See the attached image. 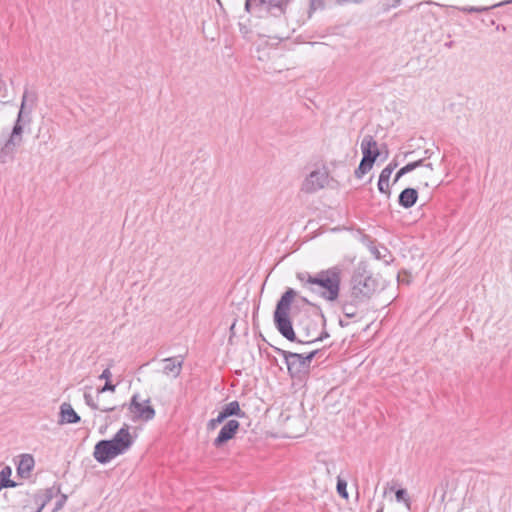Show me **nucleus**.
Segmentation results:
<instances>
[{
  "mask_svg": "<svg viewBox=\"0 0 512 512\" xmlns=\"http://www.w3.org/2000/svg\"><path fill=\"white\" fill-rule=\"evenodd\" d=\"M36 101V95L24 91L20 110L11 132L3 130L0 136V163L13 160L17 148L23 142V130L31 122V112Z\"/></svg>",
  "mask_w": 512,
  "mask_h": 512,
  "instance_id": "f257e3e1",
  "label": "nucleus"
},
{
  "mask_svg": "<svg viewBox=\"0 0 512 512\" xmlns=\"http://www.w3.org/2000/svg\"><path fill=\"white\" fill-rule=\"evenodd\" d=\"M295 296L296 291L292 288H288L277 301L273 313V321L277 331L288 341L299 344H311L328 338L330 335L325 328H323L318 336L315 335L309 340L299 339L296 336L290 317V310Z\"/></svg>",
  "mask_w": 512,
  "mask_h": 512,
  "instance_id": "f03ea898",
  "label": "nucleus"
},
{
  "mask_svg": "<svg viewBox=\"0 0 512 512\" xmlns=\"http://www.w3.org/2000/svg\"><path fill=\"white\" fill-rule=\"evenodd\" d=\"M383 289L384 284L380 275L373 273L366 262H360L349 281V293L354 301L368 303Z\"/></svg>",
  "mask_w": 512,
  "mask_h": 512,
  "instance_id": "7ed1b4c3",
  "label": "nucleus"
},
{
  "mask_svg": "<svg viewBox=\"0 0 512 512\" xmlns=\"http://www.w3.org/2000/svg\"><path fill=\"white\" fill-rule=\"evenodd\" d=\"M341 273L342 269L339 266H333L315 275L307 274L306 283L323 288L324 291L320 296L329 302H334L340 297Z\"/></svg>",
  "mask_w": 512,
  "mask_h": 512,
  "instance_id": "20e7f679",
  "label": "nucleus"
},
{
  "mask_svg": "<svg viewBox=\"0 0 512 512\" xmlns=\"http://www.w3.org/2000/svg\"><path fill=\"white\" fill-rule=\"evenodd\" d=\"M298 312L295 314L296 324L298 328L304 333L305 340L314 337L319 327H326V317L320 306H313L312 308H299L298 305L294 306Z\"/></svg>",
  "mask_w": 512,
  "mask_h": 512,
  "instance_id": "39448f33",
  "label": "nucleus"
},
{
  "mask_svg": "<svg viewBox=\"0 0 512 512\" xmlns=\"http://www.w3.org/2000/svg\"><path fill=\"white\" fill-rule=\"evenodd\" d=\"M274 350L284 358L288 374L291 378L300 379L303 375L308 373L310 368L304 360L303 354L286 351L278 347H274Z\"/></svg>",
  "mask_w": 512,
  "mask_h": 512,
  "instance_id": "423d86ee",
  "label": "nucleus"
},
{
  "mask_svg": "<svg viewBox=\"0 0 512 512\" xmlns=\"http://www.w3.org/2000/svg\"><path fill=\"white\" fill-rule=\"evenodd\" d=\"M150 399H147L144 401V403H141L139 401V395L134 394L131 397V400L129 404H123L120 406V409H123L124 407H127L129 412L132 414V420H143V421H150L155 417V409L149 404Z\"/></svg>",
  "mask_w": 512,
  "mask_h": 512,
  "instance_id": "0eeeda50",
  "label": "nucleus"
},
{
  "mask_svg": "<svg viewBox=\"0 0 512 512\" xmlns=\"http://www.w3.org/2000/svg\"><path fill=\"white\" fill-rule=\"evenodd\" d=\"M119 455L109 439H102L94 446L93 457L100 464H107Z\"/></svg>",
  "mask_w": 512,
  "mask_h": 512,
  "instance_id": "6e6552de",
  "label": "nucleus"
},
{
  "mask_svg": "<svg viewBox=\"0 0 512 512\" xmlns=\"http://www.w3.org/2000/svg\"><path fill=\"white\" fill-rule=\"evenodd\" d=\"M109 441L112 442V445L120 455L128 451L134 443L128 424H124Z\"/></svg>",
  "mask_w": 512,
  "mask_h": 512,
  "instance_id": "1a4fd4ad",
  "label": "nucleus"
},
{
  "mask_svg": "<svg viewBox=\"0 0 512 512\" xmlns=\"http://www.w3.org/2000/svg\"><path fill=\"white\" fill-rule=\"evenodd\" d=\"M239 428V421L235 419L228 420L220 429L217 437L213 440V446L215 448L223 447L229 440L235 437Z\"/></svg>",
  "mask_w": 512,
  "mask_h": 512,
  "instance_id": "9d476101",
  "label": "nucleus"
},
{
  "mask_svg": "<svg viewBox=\"0 0 512 512\" xmlns=\"http://www.w3.org/2000/svg\"><path fill=\"white\" fill-rule=\"evenodd\" d=\"M327 174L321 171H312L302 184V190L306 193H314L324 188L327 183Z\"/></svg>",
  "mask_w": 512,
  "mask_h": 512,
  "instance_id": "9b49d317",
  "label": "nucleus"
},
{
  "mask_svg": "<svg viewBox=\"0 0 512 512\" xmlns=\"http://www.w3.org/2000/svg\"><path fill=\"white\" fill-rule=\"evenodd\" d=\"M290 0H258L256 6L274 17L285 14Z\"/></svg>",
  "mask_w": 512,
  "mask_h": 512,
  "instance_id": "f8f14e48",
  "label": "nucleus"
},
{
  "mask_svg": "<svg viewBox=\"0 0 512 512\" xmlns=\"http://www.w3.org/2000/svg\"><path fill=\"white\" fill-rule=\"evenodd\" d=\"M164 366H163V374L167 376H172L174 378H177L181 371L184 364V356L178 355L173 357H168L162 360Z\"/></svg>",
  "mask_w": 512,
  "mask_h": 512,
  "instance_id": "ddd939ff",
  "label": "nucleus"
},
{
  "mask_svg": "<svg viewBox=\"0 0 512 512\" xmlns=\"http://www.w3.org/2000/svg\"><path fill=\"white\" fill-rule=\"evenodd\" d=\"M362 158L376 161L380 155L376 140L371 135H365L361 142Z\"/></svg>",
  "mask_w": 512,
  "mask_h": 512,
  "instance_id": "4468645a",
  "label": "nucleus"
},
{
  "mask_svg": "<svg viewBox=\"0 0 512 512\" xmlns=\"http://www.w3.org/2000/svg\"><path fill=\"white\" fill-rule=\"evenodd\" d=\"M60 492V487L55 489V487H50L45 490H40L33 495V501L37 506L36 510L33 512H41L43 508L49 503L56 493Z\"/></svg>",
  "mask_w": 512,
  "mask_h": 512,
  "instance_id": "2eb2a0df",
  "label": "nucleus"
},
{
  "mask_svg": "<svg viewBox=\"0 0 512 512\" xmlns=\"http://www.w3.org/2000/svg\"><path fill=\"white\" fill-rule=\"evenodd\" d=\"M341 310L347 318H354L357 315L358 306L365 304L366 302H355L351 294L342 295L340 301Z\"/></svg>",
  "mask_w": 512,
  "mask_h": 512,
  "instance_id": "dca6fc26",
  "label": "nucleus"
},
{
  "mask_svg": "<svg viewBox=\"0 0 512 512\" xmlns=\"http://www.w3.org/2000/svg\"><path fill=\"white\" fill-rule=\"evenodd\" d=\"M397 164L396 163H390L388 164L380 173L379 175V180H378V190L383 193V194H386L387 197H390L391 195V191H390V187H389V179H390V176L393 172V170L396 168Z\"/></svg>",
  "mask_w": 512,
  "mask_h": 512,
  "instance_id": "f3484780",
  "label": "nucleus"
},
{
  "mask_svg": "<svg viewBox=\"0 0 512 512\" xmlns=\"http://www.w3.org/2000/svg\"><path fill=\"white\" fill-rule=\"evenodd\" d=\"M81 420L80 416L76 413V411L73 409L71 404L69 403H62L60 406V420L59 423L61 424H76L79 423Z\"/></svg>",
  "mask_w": 512,
  "mask_h": 512,
  "instance_id": "a211bd4d",
  "label": "nucleus"
},
{
  "mask_svg": "<svg viewBox=\"0 0 512 512\" xmlns=\"http://www.w3.org/2000/svg\"><path fill=\"white\" fill-rule=\"evenodd\" d=\"M418 199V192L415 188H405L398 197V203L401 207L408 209L414 206Z\"/></svg>",
  "mask_w": 512,
  "mask_h": 512,
  "instance_id": "6ab92c4d",
  "label": "nucleus"
},
{
  "mask_svg": "<svg viewBox=\"0 0 512 512\" xmlns=\"http://www.w3.org/2000/svg\"><path fill=\"white\" fill-rule=\"evenodd\" d=\"M34 458L30 454L21 455L16 471L21 478H27L34 468Z\"/></svg>",
  "mask_w": 512,
  "mask_h": 512,
  "instance_id": "aec40b11",
  "label": "nucleus"
},
{
  "mask_svg": "<svg viewBox=\"0 0 512 512\" xmlns=\"http://www.w3.org/2000/svg\"><path fill=\"white\" fill-rule=\"evenodd\" d=\"M221 411L228 418L232 417V416H236L238 418H244L246 416V413L241 409L239 402L236 400L225 404L222 407Z\"/></svg>",
  "mask_w": 512,
  "mask_h": 512,
  "instance_id": "412c9836",
  "label": "nucleus"
},
{
  "mask_svg": "<svg viewBox=\"0 0 512 512\" xmlns=\"http://www.w3.org/2000/svg\"><path fill=\"white\" fill-rule=\"evenodd\" d=\"M433 171V165L431 163H427L425 165V169L417 174L418 183L424 187H429L431 183L433 184L435 182L433 180Z\"/></svg>",
  "mask_w": 512,
  "mask_h": 512,
  "instance_id": "4be33fe9",
  "label": "nucleus"
},
{
  "mask_svg": "<svg viewBox=\"0 0 512 512\" xmlns=\"http://www.w3.org/2000/svg\"><path fill=\"white\" fill-rule=\"evenodd\" d=\"M12 474V469L10 466H5L0 471V491L4 488L15 487L17 485L16 482L10 479Z\"/></svg>",
  "mask_w": 512,
  "mask_h": 512,
  "instance_id": "5701e85b",
  "label": "nucleus"
},
{
  "mask_svg": "<svg viewBox=\"0 0 512 512\" xmlns=\"http://www.w3.org/2000/svg\"><path fill=\"white\" fill-rule=\"evenodd\" d=\"M510 2L511 1L500 2L497 4H493L491 6H462V7H455V8L463 13H482V12L488 11L490 9H493L495 7H499L504 4L510 3Z\"/></svg>",
  "mask_w": 512,
  "mask_h": 512,
  "instance_id": "b1692460",
  "label": "nucleus"
},
{
  "mask_svg": "<svg viewBox=\"0 0 512 512\" xmlns=\"http://www.w3.org/2000/svg\"><path fill=\"white\" fill-rule=\"evenodd\" d=\"M84 401H85L86 405H88L93 410H101L103 412H113L118 408L117 406L100 407V405L94 400L93 396L87 392L84 393Z\"/></svg>",
  "mask_w": 512,
  "mask_h": 512,
  "instance_id": "393cba45",
  "label": "nucleus"
},
{
  "mask_svg": "<svg viewBox=\"0 0 512 512\" xmlns=\"http://www.w3.org/2000/svg\"><path fill=\"white\" fill-rule=\"evenodd\" d=\"M374 163L375 161L362 158L358 168L354 172L355 177L358 179L362 178L367 172H369L372 169Z\"/></svg>",
  "mask_w": 512,
  "mask_h": 512,
  "instance_id": "a878e982",
  "label": "nucleus"
},
{
  "mask_svg": "<svg viewBox=\"0 0 512 512\" xmlns=\"http://www.w3.org/2000/svg\"><path fill=\"white\" fill-rule=\"evenodd\" d=\"M374 163L375 161L362 158L358 168L354 172L355 177L358 179L362 178L367 172H369L372 169Z\"/></svg>",
  "mask_w": 512,
  "mask_h": 512,
  "instance_id": "bb28decb",
  "label": "nucleus"
},
{
  "mask_svg": "<svg viewBox=\"0 0 512 512\" xmlns=\"http://www.w3.org/2000/svg\"><path fill=\"white\" fill-rule=\"evenodd\" d=\"M395 497L397 502H403L405 503L406 507L410 509L411 502L410 498L408 496L407 490L405 488H399L395 490Z\"/></svg>",
  "mask_w": 512,
  "mask_h": 512,
  "instance_id": "cd10ccee",
  "label": "nucleus"
},
{
  "mask_svg": "<svg viewBox=\"0 0 512 512\" xmlns=\"http://www.w3.org/2000/svg\"><path fill=\"white\" fill-rule=\"evenodd\" d=\"M336 490L340 497L347 499L348 498V492H347V482L346 480L338 477L337 478V484H336Z\"/></svg>",
  "mask_w": 512,
  "mask_h": 512,
  "instance_id": "c85d7f7f",
  "label": "nucleus"
},
{
  "mask_svg": "<svg viewBox=\"0 0 512 512\" xmlns=\"http://www.w3.org/2000/svg\"><path fill=\"white\" fill-rule=\"evenodd\" d=\"M324 7H325L324 0H310L309 16H311V14L313 12H315L316 10L324 9Z\"/></svg>",
  "mask_w": 512,
  "mask_h": 512,
  "instance_id": "c756f323",
  "label": "nucleus"
},
{
  "mask_svg": "<svg viewBox=\"0 0 512 512\" xmlns=\"http://www.w3.org/2000/svg\"><path fill=\"white\" fill-rule=\"evenodd\" d=\"M413 171V166L408 163L404 167L398 170V172L395 175L394 183L397 182L403 175Z\"/></svg>",
  "mask_w": 512,
  "mask_h": 512,
  "instance_id": "7c9ffc66",
  "label": "nucleus"
},
{
  "mask_svg": "<svg viewBox=\"0 0 512 512\" xmlns=\"http://www.w3.org/2000/svg\"><path fill=\"white\" fill-rule=\"evenodd\" d=\"M115 389H116V385L112 384L111 380L106 381L102 387H99L97 389V397L99 396V394L107 392V391L114 392Z\"/></svg>",
  "mask_w": 512,
  "mask_h": 512,
  "instance_id": "2f4dec72",
  "label": "nucleus"
},
{
  "mask_svg": "<svg viewBox=\"0 0 512 512\" xmlns=\"http://www.w3.org/2000/svg\"><path fill=\"white\" fill-rule=\"evenodd\" d=\"M446 487H447V484L446 485L441 484L434 491V497H437V495H439V501L440 502H444V500H445V497H446Z\"/></svg>",
  "mask_w": 512,
  "mask_h": 512,
  "instance_id": "473e14b6",
  "label": "nucleus"
},
{
  "mask_svg": "<svg viewBox=\"0 0 512 512\" xmlns=\"http://www.w3.org/2000/svg\"><path fill=\"white\" fill-rule=\"evenodd\" d=\"M320 352L319 349L313 350L306 355H303L304 360L306 361L307 365L310 367L312 360L316 357V355Z\"/></svg>",
  "mask_w": 512,
  "mask_h": 512,
  "instance_id": "72a5a7b5",
  "label": "nucleus"
},
{
  "mask_svg": "<svg viewBox=\"0 0 512 512\" xmlns=\"http://www.w3.org/2000/svg\"><path fill=\"white\" fill-rule=\"evenodd\" d=\"M66 501H67V495L62 494L60 496V498L56 501L53 512H57L58 510L62 509V507L64 506Z\"/></svg>",
  "mask_w": 512,
  "mask_h": 512,
  "instance_id": "f704fd0d",
  "label": "nucleus"
},
{
  "mask_svg": "<svg viewBox=\"0 0 512 512\" xmlns=\"http://www.w3.org/2000/svg\"><path fill=\"white\" fill-rule=\"evenodd\" d=\"M112 374L109 368H106L103 370L101 375L99 376V379H104L105 381H110Z\"/></svg>",
  "mask_w": 512,
  "mask_h": 512,
  "instance_id": "c9c22d12",
  "label": "nucleus"
},
{
  "mask_svg": "<svg viewBox=\"0 0 512 512\" xmlns=\"http://www.w3.org/2000/svg\"><path fill=\"white\" fill-rule=\"evenodd\" d=\"M218 425H219V424H218V422L216 421V419H215V418L210 419V420L208 421V423H207V429H208V430H214V429H216V427H217Z\"/></svg>",
  "mask_w": 512,
  "mask_h": 512,
  "instance_id": "e433bc0d",
  "label": "nucleus"
},
{
  "mask_svg": "<svg viewBox=\"0 0 512 512\" xmlns=\"http://www.w3.org/2000/svg\"><path fill=\"white\" fill-rule=\"evenodd\" d=\"M301 301L303 302V307L302 308H312L313 306H318L317 304H314V303L310 302L305 297H302Z\"/></svg>",
  "mask_w": 512,
  "mask_h": 512,
  "instance_id": "4c0bfd02",
  "label": "nucleus"
},
{
  "mask_svg": "<svg viewBox=\"0 0 512 512\" xmlns=\"http://www.w3.org/2000/svg\"><path fill=\"white\" fill-rule=\"evenodd\" d=\"M410 165H412L413 170H415L416 168L421 167V166H423L425 168L426 164H424V159L422 158L417 161L411 162Z\"/></svg>",
  "mask_w": 512,
  "mask_h": 512,
  "instance_id": "58836bf2",
  "label": "nucleus"
},
{
  "mask_svg": "<svg viewBox=\"0 0 512 512\" xmlns=\"http://www.w3.org/2000/svg\"><path fill=\"white\" fill-rule=\"evenodd\" d=\"M228 417L225 416V414L220 410V412L218 413L217 417L215 418L216 421L218 422V424L220 425L221 423H223Z\"/></svg>",
  "mask_w": 512,
  "mask_h": 512,
  "instance_id": "ea45409f",
  "label": "nucleus"
},
{
  "mask_svg": "<svg viewBox=\"0 0 512 512\" xmlns=\"http://www.w3.org/2000/svg\"><path fill=\"white\" fill-rule=\"evenodd\" d=\"M251 6H252V0H246L245 1V10L247 12H250L251 11Z\"/></svg>",
  "mask_w": 512,
  "mask_h": 512,
  "instance_id": "a19ab883",
  "label": "nucleus"
},
{
  "mask_svg": "<svg viewBox=\"0 0 512 512\" xmlns=\"http://www.w3.org/2000/svg\"><path fill=\"white\" fill-rule=\"evenodd\" d=\"M118 419H119V415H115V416H113V417H111V416H107V417H106V422H107V423H111L113 420H118Z\"/></svg>",
  "mask_w": 512,
  "mask_h": 512,
  "instance_id": "79ce46f5",
  "label": "nucleus"
},
{
  "mask_svg": "<svg viewBox=\"0 0 512 512\" xmlns=\"http://www.w3.org/2000/svg\"><path fill=\"white\" fill-rule=\"evenodd\" d=\"M424 154H425V156L423 159L425 160V159H428L431 157L432 152L429 149H427V150H425Z\"/></svg>",
  "mask_w": 512,
  "mask_h": 512,
  "instance_id": "37998d69",
  "label": "nucleus"
},
{
  "mask_svg": "<svg viewBox=\"0 0 512 512\" xmlns=\"http://www.w3.org/2000/svg\"><path fill=\"white\" fill-rule=\"evenodd\" d=\"M339 325H340L341 327H346V326L348 325V322H345L344 320L339 319Z\"/></svg>",
  "mask_w": 512,
  "mask_h": 512,
  "instance_id": "c03bdc74",
  "label": "nucleus"
},
{
  "mask_svg": "<svg viewBox=\"0 0 512 512\" xmlns=\"http://www.w3.org/2000/svg\"><path fill=\"white\" fill-rule=\"evenodd\" d=\"M383 511H384V504L381 503L376 512H383Z\"/></svg>",
  "mask_w": 512,
  "mask_h": 512,
  "instance_id": "a18cd8bd",
  "label": "nucleus"
},
{
  "mask_svg": "<svg viewBox=\"0 0 512 512\" xmlns=\"http://www.w3.org/2000/svg\"><path fill=\"white\" fill-rule=\"evenodd\" d=\"M371 253L376 254V256H380V253L377 251L376 248H372Z\"/></svg>",
  "mask_w": 512,
  "mask_h": 512,
  "instance_id": "49530a36",
  "label": "nucleus"
},
{
  "mask_svg": "<svg viewBox=\"0 0 512 512\" xmlns=\"http://www.w3.org/2000/svg\"><path fill=\"white\" fill-rule=\"evenodd\" d=\"M234 327H235V323H233V324L231 325V327H230L231 332H233Z\"/></svg>",
  "mask_w": 512,
  "mask_h": 512,
  "instance_id": "de8ad7c7",
  "label": "nucleus"
},
{
  "mask_svg": "<svg viewBox=\"0 0 512 512\" xmlns=\"http://www.w3.org/2000/svg\"><path fill=\"white\" fill-rule=\"evenodd\" d=\"M298 278H299L300 280H302V281L304 280V278L302 277V274H298Z\"/></svg>",
  "mask_w": 512,
  "mask_h": 512,
  "instance_id": "09e8293b",
  "label": "nucleus"
},
{
  "mask_svg": "<svg viewBox=\"0 0 512 512\" xmlns=\"http://www.w3.org/2000/svg\"><path fill=\"white\" fill-rule=\"evenodd\" d=\"M2 87H4V83L0 81V90L2 89Z\"/></svg>",
  "mask_w": 512,
  "mask_h": 512,
  "instance_id": "8fccbe9b",
  "label": "nucleus"
},
{
  "mask_svg": "<svg viewBox=\"0 0 512 512\" xmlns=\"http://www.w3.org/2000/svg\"><path fill=\"white\" fill-rule=\"evenodd\" d=\"M394 488H395L394 486H390V487H389V490H390V491H393V490H394Z\"/></svg>",
  "mask_w": 512,
  "mask_h": 512,
  "instance_id": "3c124183",
  "label": "nucleus"
},
{
  "mask_svg": "<svg viewBox=\"0 0 512 512\" xmlns=\"http://www.w3.org/2000/svg\"><path fill=\"white\" fill-rule=\"evenodd\" d=\"M399 0H396V2H398Z\"/></svg>",
  "mask_w": 512,
  "mask_h": 512,
  "instance_id": "603ef678",
  "label": "nucleus"
}]
</instances>
